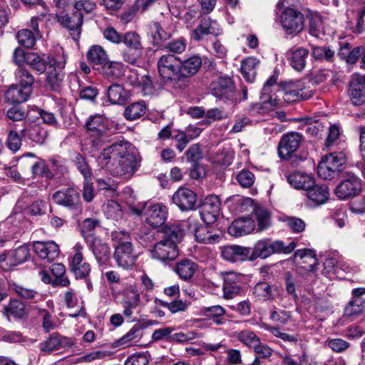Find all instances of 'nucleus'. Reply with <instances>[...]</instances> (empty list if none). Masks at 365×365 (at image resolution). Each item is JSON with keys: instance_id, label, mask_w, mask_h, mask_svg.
I'll list each match as a JSON object with an SVG mask.
<instances>
[{"instance_id": "f257e3e1", "label": "nucleus", "mask_w": 365, "mask_h": 365, "mask_svg": "<svg viewBox=\"0 0 365 365\" xmlns=\"http://www.w3.org/2000/svg\"><path fill=\"white\" fill-rule=\"evenodd\" d=\"M277 78V75L274 74L264 84L260 96L263 103L275 106L279 104L281 97L289 103L312 97V91L306 89L302 81H289L278 85Z\"/></svg>"}, {"instance_id": "f03ea898", "label": "nucleus", "mask_w": 365, "mask_h": 365, "mask_svg": "<svg viewBox=\"0 0 365 365\" xmlns=\"http://www.w3.org/2000/svg\"><path fill=\"white\" fill-rule=\"evenodd\" d=\"M101 157L107 160V169L113 176L128 179L137 168L135 149L128 141L113 144L103 150Z\"/></svg>"}, {"instance_id": "7ed1b4c3", "label": "nucleus", "mask_w": 365, "mask_h": 365, "mask_svg": "<svg viewBox=\"0 0 365 365\" xmlns=\"http://www.w3.org/2000/svg\"><path fill=\"white\" fill-rule=\"evenodd\" d=\"M210 91L212 96L224 103L236 105L238 99L236 88L232 79L228 76H220L210 84Z\"/></svg>"}, {"instance_id": "20e7f679", "label": "nucleus", "mask_w": 365, "mask_h": 365, "mask_svg": "<svg viewBox=\"0 0 365 365\" xmlns=\"http://www.w3.org/2000/svg\"><path fill=\"white\" fill-rule=\"evenodd\" d=\"M158 71L166 82L180 83V58L174 54L162 55L157 62Z\"/></svg>"}, {"instance_id": "39448f33", "label": "nucleus", "mask_w": 365, "mask_h": 365, "mask_svg": "<svg viewBox=\"0 0 365 365\" xmlns=\"http://www.w3.org/2000/svg\"><path fill=\"white\" fill-rule=\"evenodd\" d=\"M130 210L135 215H144L147 223L153 227L163 225L167 217V208L160 203L149 205L148 203L138 204L130 206Z\"/></svg>"}, {"instance_id": "423d86ee", "label": "nucleus", "mask_w": 365, "mask_h": 365, "mask_svg": "<svg viewBox=\"0 0 365 365\" xmlns=\"http://www.w3.org/2000/svg\"><path fill=\"white\" fill-rule=\"evenodd\" d=\"M83 245L76 243L68 257L69 269L76 279H86L91 270L90 264L83 257Z\"/></svg>"}, {"instance_id": "0eeeda50", "label": "nucleus", "mask_w": 365, "mask_h": 365, "mask_svg": "<svg viewBox=\"0 0 365 365\" xmlns=\"http://www.w3.org/2000/svg\"><path fill=\"white\" fill-rule=\"evenodd\" d=\"M279 23L287 34H297L304 29V16L293 8H285L279 16Z\"/></svg>"}, {"instance_id": "6e6552de", "label": "nucleus", "mask_w": 365, "mask_h": 365, "mask_svg": "<svg viewBox=\"0 0 365 365\" xmlns=\"http://www.w3.org/2000/svg\"><path fill=\"white\" fill-rule=\"evenodd\" d=\"M86 127L90 135L89 143L93 148L98 147L102 141V136L108 129L106 118L100 114L91 115L86 121Z\"/></svg>"}, {"instance_id": "1a4fd4ad", "label": "nucleus", "mask_w": 365, "mask_h": 365, "mask_svg": "<svg viewBox=\"0 0 365 365\" xmlns=\"http://www.w3.org/2000/svg\"><path fill=\"white\" fill-rule=\"evenodd\" d=\"M149 251L152 258L165 263L174 261L179 255L178 245L164 240L152 245Z\"/></svg>"}, {"instance_id": "9d476101", "label": "nucleus", "mask_w": 365, "mask_h": 365, "mask_svg": "<svg viewBox=\"0 0 365 365\" xmlns=\"http://www.w3.org/2000/svg\"><path fill=\"white\" fill-rule=\"evenodd\" d=\"M66 64L64 56L59 57V59L51 58L48 55L40 57L36 53H29L27 57V65L39 73H43L46 70L51 68L53 66L58 68H63Z\"/></svg>"}, {"instance_id": "9b49d317", "label": "nucleus", "mask_w": 365, "mask_h": 365, "mask_svg": "<svg viewBox=\"0 0 365 365\" xmlns=\"http://www.w3.org/2000/svg\"><path fill=\"white\" fill-rule=\"evenodd\" d=\"M242 210H247V207L252 208V213L257 222V231L262 232L268 229L271 225L272 214L270 211L264 206L255 205L254 201L250 197L242 200Z\"/></svg>"}, {"instance_id": "f8f14e48", "label": "nucleus", "mask_w": 365, "mask_h": 365, "mask_svg": "<svg viewBox=\"0 0 365 365\" xmlns=\"http://www.w3.org/2000/svg\"><path fill=\"white\" fill-rule=\"evenodd\" d=\"M296 190L305 191L307 197L317 205L326 202L329 196L327 184H292Z\"/></svg>"}, {"instance_id": "ddd939ff", "label": "nucleus", "mask_w": 365, "mask_h": 365, "mask_svg": "<svg viewBox=\"0 0 365 365\" xmlns=\"http://www.w3.org/2000/svg\"><path fill=\"white\" fill-rule=\"evenodd\" d=\"M302 141V135L296 132L284 135L278 145V153L281 158H289L297 150Z\"/></svg>"}, {"instance_id": "4468645a", "label": "nucleus", "mask_w": 365, "mask_h": 365, "mask_svg": "<svg viewBox=\"0 0 365 365\" xmlns=\"http://www.w3.org/2000/svg\"><path fill=\"white\" fill-rule=\"evenodd\" d=\"M173 202L182 211L195 210L197 194L190 189L180 187L173 196Z\"/></svg>"}, {"instance_id": "2eb2a0df", "label": "nucleus", "mask_w": 365, "mask_h": 365, "mask_svg": "<svg viewBox=\"0 0 365 365\" xmlns=\"http://www.w3.org/2000/svg\"><path fill=\"white\" fill-rule=\"evenodd\" d=\"M220 202L215 195H210L205 198L200 206V217L206 224H212L220 213Z\"/></svg>"}, {"instance_id": "dca6fc26", "label": "nucleus", "mask_w": 365, "mask_h": 365, "mask_svg": "<svg viewBox=\"0 0 365 365\" xmlns=\"http://www.w3.org/2000/svg\"><path fill=\"white\" fill-rule=\"evenodd\" d=\"M284 242L280 240L272 241L271 239H263L257 241L253 248V255L256 257L265 259L274 253L282 252Z\"/></svg>"}, {"instance_id": "f3484780", "label": "nucleus", "mask_w": 365, "mask_h": 365, "mask_svg": "<svg viewBox=\"0 0 365 365\" xmlns=\"http://www.w3.org/2000/svg\"><path fill=\"white\" fill-rule=\"evenodd\" d=\"M202 66L201 58L198 56H192L184 61L180 60V88H184L188 86L187 78L195 74Z\"/></svg>"}, {"instance_id": "a211bd4d", "label": "nucleus", "mask_w": 365, "mask_h": 365, "mask_svg": "<svg viewBox=\"0 0 365 365\" xmlns=\"http://www.w3.org/2000/svg\"><path fill=\"white\" fill-rule=\"evenodd\" d=\"M295 260L298 262L297 269L301 273L314 272L318 265V262L314 251L309 249L298 250L294 255Z\"/></svg>"}, {"instance_id": "6ab92c4d", "label": "nucleus", "mask_w": 365, "mask_h": 365, "mask_svg": "<svg viewBox=\"0 0 365 365\" xmlns=\"http://www.w3.org/2000/svg\"><path fill=\"white\" fill-rule=\"evenodd\" d=\"M349 96L352 103L360 106L365 103V76L359 74L352 75L349 83Z\"/></svg>"}, {"instance_id": "aec40b11", "label": "nucleus", "mask_w": 365, "mask_h": 365, "mask_svg": "<svg viewBox=\"0 0 365 365\" xmlns=\"http://www.w3.org/2000/svg\"><path fill=\"white\" fill-rule=\"evenodd\" d=\"M86 241L98 264H105L110 258V251L108 245L101 239L93 236L86 237Z\"/></svg>"}, {"instance_id": "412c9836", "label": "nucleus", "mask_w": 365, "mask_h": 365, "mask_svg": "<svg viewBox=\"0 0 365 365\" xmlns=\"http://www.w3.org/2000/svg\"><path fill=\"white\" fill-rule=\"evenodd\" d=\"M55 201L61 205L67 207L76 212L81 211V200L78 193L73 188L66 191H58L53 195Z\"/></svg>"}, {"instance_id": "4be33fe9", "label": "nucleus", "mask_w": 365, "mask_h": 365, "mask_svg": "<svg viewBox=\"0 0 365 365\" xmlns=\"http://www.w3.org/2000/svg\"><path fill=\"white\" fill-rule=\"evenodd\" d=\"M140 294L137 288L130 287L123 292L122 299L123 314L126 317H131L134 310L140 305Z\"/></svg>"}, {"instance_id": "5701e85b", "label": "nucleus", "mask_w": 365, "mask_h": 365, "mask_svg": "<svg viewBox=\"0 0 365 365\" xmlns=\"http://www.w3.org/2000/svg\"><path fill=\"white\" fill-rule=\"evenodd\" d=\"M83 17V13L76 11L71 15H58V21L63 26L67 28L72 32L71 35L73 39L76 41L80 36Z\"/></svg>"}, {"instance_id": "b1692460", "label": "nucleus", "mask_w": 365, "mask_h": 365, "mask_svg": "<svg viewBox=\"0 0 365 365\" xmlns=\"http://www.w3.org/2000/svg\"><path fill=\"white\" fill-rule=\"evenodd\" d=\"M33 248L39 258L48 262L53 261L59 255L58 246L52 241L36 242L34 243Z\"/></svg>"}, {"instance_id": "393cba45", "label": "nucleus", "mask_w": 365, "mask_h": 365, "mask_svg": "<svg viewBox=\"0 0 365 365\" xmlns=\"http://www.w3.org/2000/svg\"><path fill=\"white\" fill-rule=\"evenodd\" d=\"M309 51L302 47L289 49L286 54L290 66L297 71H302L306 65Z\"/></svg>"}, {"instance_id": "a878e982", "label": "nucleus", "mask_w": 365, "mask_h": 365, "mask_svg": "<svg viewBox=\"0 0 365 365\" xmlns=\"http://www.w3.org/2000/svg\"><path fill=\"white\" fill-rule=\"evenodd\" d=\"M255 229L254 220L250 217H241L234 220L228 228L230 235L240 237L251 233Z\"/></svg>"}, {"instance_id": "bb28decb", "label": "nucleus", "mask_w": 365, "mask_h": 365, "mask_svg": "<svg viewBox=\"0 0 365 365\" xmlns=\"http://www.w3.org/2000/svg\"><path fill=\"white\" fill-rule=\"evenodd\" d=\"M68 339L61 336L58 333H53L43 341L38 344L40 351L43 354H50L59 350L68 344Z\"/></svg>"}, {"instance_id": "cd10ccee", "label": "nucleus", "mask_w": 365, "mask_h": 365, "mask_svg": "<svg viewBox=\"0 0 365 365\" xmlns=\"http://www.w3.org/2000/svg\"><path fill=\"white\" fill-rule=\"evenodd\" d=\"M113 257L118 267L129 269L133 266L136 255L133 252V246L115 250Z\"/></svg>"}, {"instance_id": "c85d7f7f", "label": "nucleus", "mask_w": 365, "mask_h": 365, "mask_svg": "<svg viewBox=\"0 0 365 365\" xmlns=\"http://www.w3.org/2000/svg\"><path fill=\"white\" fill-rule=\"evenodd\" d=\"M250 251L248 248L238 245L225 247L221 252L223 259L230 262L245 261L248 258Z\"/></svg>"}, {"instance_id": "c756f323", "label": "nucleus", "mask_w": 365, "mask_h": 365, "mask_svg": "<svg viewBox=\"0 0 365 365\" xmlns=\"http://www.w3.org/2000/svg\"><path fill=\"white\" fill-rule=\"evenodd\" d=\"M100 72L108 80L115 81L124 74L125 68L120 62L107 61L101 67Z\"/></svg>"}, {"instance_id": "7c9ffc66", "label": "nucleus", "mask_w": 365, "mask_h": 365, "mask_svg": "<svg viewBox=\"0 0 365 365\" xmlns=\"http://www.w3.org/2000/svg\"><path fill=\"white\" fill-rule=\"evenodd\" d=\"M31 93L28 88H23L18 84L11 86L5 94L7 102L13 104H20L27 101Z\"/></svg>"}, {"instance_id": "2f4dec72", "label": "nucleus", "mask_w": 365, "mask_h": 365, "mask_svg": "<svg viewBox=\"0 0 365 365\" xmlns=\"http://www.w3.org/2000/svg\"><path fill=\"white\" fill-rule=\"evenodd\" d=\"M107 97L110 103L123 105L127 101L129 95L121 85L114 83L108 88Z\"/></svg>"}, {"instance_id": "473e14b6", "label": "nucleus", "mask_w": 365, "mask_h": 365, "mask_svg": "<svg viewBox=\"0 0 365 365\" xmlns=\"http://www.w3.org/2000/svg\"><path fill=\"white\" fill-rule=\"evenodd\" d=\"M21 135L36 143L42 144L47 137V132L38 124L29 123L21 130Z\"/></svg>"}, {"instance_id": "72a5a7b5", "label": "nucleus", "mask_w": 365, "mask_h": 365, "mask_svg": "<svg viewBox=\"0 0 365 365\" xmlns=\"http://www.w3.org/2000/svg\"><path fill=\"white\" fill-rule=\"evenodd\" d=\"M276 292H277V287H272L265 282H258L252 289L255 297L262 301L273 300Z\"/></svg>"}, {"instance_id": "f704fd0d", "label": "nucleus", "mask_w": 365, "mask_h": 365, "mask_svg": "<svg viewBox=\"0 0 365 365\" xmlns=\"http://www.w3.org/2000/svg\"><path fill=\"white\" fill-rule=\"evenodd\" d=\"M195 236L196 240L200 243L214 244L219 241L217 235L212 227L199 226L195 229Z\"/></svg>"}, {"instance_id": "c9c22d12", "label": "nucleus", "mask_w": 365, "mask_h": 365, "mask_svg": "<svg viewBox=\"0 0 365 365\" xmlns=\"http://www.w3.org/2000/svg\"><path fill=\"white\" fill-rule=\"evenodd\" d=\"M0 341L10 344L19 343L22 345H30L34 342L32 339L24 336L19 331H7L1 328Z\"/></svg>"}, {"instance_id": "e433bc0d", "label": "nucleus", "mask_w": 365, "mask_h": 365, "mask_svg": "<svg viewBox=\"0 0 365 365\" xmlns=\"http://www.w3.org/2000/svg\"><path fill=\"white\" fill-rule=\"evenodd\" d=\"M4 314L16 319H23L26 317L25 304L18 299H11L9 304L4 307Z\"/></svg>"}, {"instance_id": "4c0bfd02", "label": "nucleus", "mask_w": 365, "mask_h": 365, "mask_svg": "<svg viewBox=\"0 0 365 365\" xmlns=\"http://www.w3.org/2000/svg\"><path fill=\"white\" fill-rule=\"evenodd\" d=\"M143 328L140 324H136L118 341L120 346H129L138 342L143 336Z\"/></svg>"}, {"instance_id": "58836bf2", "label": "nucleus", "mask_w": 365, "mask_h": 365, "mask_svg": "<svg viewBox=\"0 0 365 365\" xmlns=\"http://www.w3.org/2000/svg\"><path fill=\"white\" fill-rule=\"evenodd\" d=\"M149 34L155 46L161 45L171 37V34L165 31L158 22L149 24Z\"/></svg>"}, {"instance_id": "ea45409f", "label": "nucleus", "mask_w": 365, "mask_h": 365, "mask_svg": "<svg viewBox=\"0 0 365 365\" xmlns=\"http://www.w3.org/2000/svg\"><path fill=\"white\" fill-rule=\"evenodd\" d=\"M259 63V61L253 56L247 57L242 61V74L248 82L253 81L256 74V68Z\"/></svg>"}, {"instance_id": "a19ab883", "label": "nucleus", "mask_w": 365, "mask_h": 365, "mask_svg": "<svg viewBox=\"0 0 365 365\" xmlns=\"http://www.w3.org/2000/svg\"><path fill=\"white\" fill-rule=\"evenodd\" d=\"M30 257V250L27 245H22L10 251L9 267L26 262Z\"/></svg>"}, {"instance_id": "79ce46f5", "label": "nucleus", "mask_w": 365, "mask_h": 365, "mask_svg": "<svg viewBox=\"0 0 365 365\" xmlns=\"http://www.w3.org/2000/svg\"><path fill=\"white\" fill-rule=\"evenodd\" d=\"M335 194L342 200L353 197L361 192V184H338Z\"/></svg>"}, {"instance_id": "37998d69", "label": "nucleus", "mask_w": 365, "mask_h": 365, "mask_svg": "<svg viewBox=\"0 0 365 365\" xmlns=\"http://www.w3.org/2000/svg\"><path fill=\"white\" fill-rule=\"evenodd\" d=\"M115 250L133 246L130 234L125 230H115L110 235Z\"/></svg>"}, {"instance_id": "c03bdc74", "label": "nucleus", "mask_w": 365, "mask_h": 365, "mask_svg": "<svg viewBox=\"0 0 365 365\" xmlns=\"http://www.w3.org/2000/svg\"><path fill=\"white\" fill-rule=\"evenodd\" d=\"M62 69L63 68H58L55 66L48 69L46 83L51 90L56 91L59 88L64 77L61 71Z\"/></svg>"}, {"instance_id": "a18cd8bd", "label": "nucleus", "mask_w": 365, "mask_h": 365, "mask_svg": "<svg viewBox=\"0 0 365 365\" xmlns=\"http://www.w3.org/2000/svg\"><path fill=\"white\" fill-rule=\"evenodd\" d=\"M197 269V265L190 259H185L178 263L175 271L181 279H190Z\"/></svg>"}, {"instance_id": "49530a36", "label": "nucleus", "mask_w": 365, "mask_h": 365, "mask_svg": "<svg viewBox=\"0 0 365 365\" xmlns=\"http://www.w3.org/2000/svg\"><path fill=\"white\" fill-rule=\"evenodd\" d=\"M147 110V107L143 101H138L129 105L124 111L126 119L133 120L143 116Z\"/></svg>"}, {"instance_id": "de8ad7c7", "label": "nucleus", "mask_w": 365, "mask_h": 365, "mask_svg": "<svg viewBox=\"0 0 365 365\" xmlns=\"http://www.w3.org/2000/svg\"><path fill=\"white\" fill-rule=\"evenodd\" d=\"M88 61L94 65L103 66L108 61V56L104 49L98 45L91 47L87 53Z\"/></svg>"}, {"instance_id": "09e8293b", "label": "nucleus", "mask_w": 365, "mask_h": 365, "mask_svg": "<svg viewBox=\"0 0 365 365\" xmlns=\"http://www.w3.org/2000/svg\"><path fill=\"white\" fill-rule=\"evenodd\" d=\"M103 212L107 218L116 221L120 220L123 216L120 205L114 200H108L103 205Z\"/></svg>"}, {"instance_id": "8fccbe9b", "label": "nucleus", "mask_w": 365, "mask_h": 365, "mask_svg": "<svg viewBox=\"0 0 365 365\" xmlns=\"http://www.w3.org/2000/svg\"><path fill=\"white\" fill-rule=\"evenodd\" d=\"M163 233L165 241L175 242V245L181 240L183 236L182 230L179 224H173L171 225H167L163 228Z\"/></svg>"}, {"instance_id": "3c124183", "label": "nucleus", "mask_w": 365, "mask_h": 365, "mask_svg": "<svg viewBox=\"0 0 365 365\" xmlns=\"http://www.w3.org/2000/svg\"><path fill=\"white\" fill-rule=\"evenodd\" d=\"M16 79L19 86L28 88L32 92V85L34 81L33 76L24 68L20 67L16 71Z\"/></svg>"}, {"instance_id": "603ef678", "label": "nucleus", "mask_w": 365, "mask_h": 365, "mask_svg": "<svg viewBox=\"0 0 365 365\" xmlns=\"http://www.w3.org/2000/svg\"><path fill=\"white\" fill-rule=\"evenodd\" d=\"M365 309V301L361 298L353 299L344 309V316L354 317L361 314Z\"/></svg>"}, {"instance_id": "864d4df0", "label": "nucleus", "mask_w": 365, "mask_h": 365, "mask_svg": "<svg viewBox=\"0 0 365 365\" xmlns=\"http://www.w3.org/2000/svg\"><path fill=\"white\" fill-rule=\"evenodd\" d=\"M236 339L244 345L252 349L255 345L259 344L260 340V338L254 331L248 329L237 333Z\"/></svg>"}, {"instance_id": "5fc2aeb1", "label": "nucleus", "mask_w": 365, "mask_h": 365, "mask_svg": "<svg viewBox=\"0 0 365 365\" xmlns=\"http://www.w3.org/2000/svg\"><path fill=\"white\" fill-rule=\"evenodd\" d=\"M330 167L333 171H338L340 166L345 163L344 155L341 153H334L324 156L322 160Z\"/></svg>"}, {"instance_id": "6e6d98bb", "label": "nucleus", "mask_w": 365, "mask_h": 365, "mask_svg": "<svg viewBox=\"0 0 365 365\" xmlns=\"http://www.w3.org/2000/svg\"><path fill=\"white\" fill-rule=\"evenodd\" d=\"M36 34L34 35L29 29H22L17 33L16 38L19 43L26 48H32L36 43Z\"/></svg>"}, {"instance_id": "4d7b16f0", "label": "nucleus", "mask_w": 365, "mask_h": 365, "mask_svg": "<svg viewBox=\"0 0 365 365\" xmlns=\"http://www.w3.org/2000/svg\"><path fill=\"white\" fill-rule=\"evenodd\" d=\"M160 304L163 307L168 308V310L172 314H175V313L180 312H185L187 309V308L190 305V302H188L187 301H182L181 299L173 300L170 302H167L160 300Z\"/></svg>"}, {"instance_id": "13d9d810", "label": "nucleus", "mask_w": 365, "mask_h": 365, "mask_svg": "<svg viewBox=\"0 0 365 365\" xmlns=\"http://www.w3.org/2000/svg\"><path fill=\"white\" fill-rule=\"evenodd\" d=\"M233 158L234 152L232 150H223L215 155L213 163L223 167L228 166L232 163Z\"/></svg>"}, {"instance_id": "bf43d9fd", "label": "nucleus", "mask_w": 365, "mask_h": 365, "mask_svg": "<svg viewBox=\"0 0 365 365\" xmlns=\"http://www.w3.org/2000/svg\"><path fill=\"white\" fill-rule=\"evenodd\" d=\"M186 47L187 41L182 37L174 39L165 45V48L170 52V54L174 55L183 53Z\"/></svg>"}, {"instance_id": "052dcab7", "label": "nucleus", "mask_w": 365, "mask_h": 365, "mask_svg": "<svg viewBox=\"0 0 365 365\" xmlns=\"http://www.w3.org/2000/svg\"><path fill=\"white\" fill-rule=\"evenodd\" d=\"M201 27L205 30L207 35L219 36L222 31L218 23L210 18H205L200 21Z\"/></svg>"}, {"instance_id": "680f3d73", "label": "nucleus", "mask_w": 365, "mask_h": 365, "mask_svg": "<svg viewBox=\"0 0 365 365\" xmlns=\"http://www.w3.org/2000/svg\"><path fill=\"white\" fill-rule=\"evenodd\" d=\"M9 289L15 292L18 296L25 299H34L35 297L38 294L37 292L34 290L27 289L16 283H11L9 284Z\"/></svg>"}, {"instance_id": "e2e57ef3", "label": "nucleus", "mask_w": 365, "mask_h": 365, "mask_svg": "<svg viewBox=\"0 0 365 365\" xmlns=\"http://www.w3.org/2000/svg\"><path fill=\"white\" fill-rule=\"evenodd\" d=\"M288 182H312L314 178L311 174L300 170H295L287 175Z\"/></svg>"}, {"instance_id": "0e129e2a", "label": "nucleus", "mask_w": 365, "mask_h": 365, "mask_svg": "<svg viewBox=\"0 0 365 365\" xmlns=\"http://www.w3.org/2000/svg\"><path fill=\"white\" fill-rule=\"evenodd\" d=\"M122 42L126 48H143L140 37L135 32H128L122 38Z\"/></svg>"}, {"instance_id": "69168bd1", "label": "nucleus", "mask_w": 365, "mask_h": 365, "mask_svg": "<svg viewBox=\"0 0 365 365\" xmlns=\"http://www.w3.org/2000/svg\"><path fill=\"white\" fill-rule=\"evenodd\" d=\"M143 55V48H126L122 53L123 59L130 64H135Z\"/></svg>"}, {"instance_id": "338daca9", "label": "nucleus", "mask_w": 365, "mask_h": 365, "mask_svg": "<svg viewBox=\"0 0 365 365\" xmlns=\"http://www.w3.org/2000/svg\"><path fill=\"white\" fill-rule=\"evenodd\" d=\"M101 225V221L94 217H88L85 219L82 223L80 225V230L84 238L88 237L89 236H86V233L93 232L97 227H99Z\"/></svg>"}, {"instance_id": "774afa93", "label": "nucleus", "mask_w": 365, "mask_h": 365, "mask_svg": "<svg viewBox=\"0 0 365 365\" xmlns=\"http://www.w3.org/2000/svg\"><path fill=\"white\" fill-rule=\"evenodd\" d=\"M75 162L78 170L83 175L86 181L90 180L91 170L88 168L84 158L79 153H75L73 156Z\"/></svg>"}]
</instances>
